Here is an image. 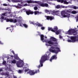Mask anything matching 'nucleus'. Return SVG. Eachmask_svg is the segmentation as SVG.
Segmentation results:
<instances>
[{"mask_svg":"<svg viewBox=\"0 0 78 78\" xmlns=\"http://www.w3.org/2000/svg\"><path fill=\"white\" fill-rule=\"evenodd\" d=\"M2 19H4L6 20L7 22H13V23H16V22H18L19 23V25L20 27H22V25L25 27V28H27L28 27V25L26 24H23L22 23V21L23 20V18L21 16H20L18 18L17 17H16V19H20V20L18 19L17 20L16 19L13 20L12 19H8L6 17L5 18L4 16H2L1 17Z\"/></svg>","mask_w":78,"mask_h":78,"instance_id":"1","label":"nucleus"},{"mask_svg":"<svg viewBox=\"0 0 78 78\" xmlns=\"http://www.w3.org/2000/svg\"><path fill=\"white\" fill-rule=\"evenodd\" d=\"M44 36L43 35H41V41H42L43 42H46V45L47 47L48 46H51V45H54V44H58V39L56 38L53 37H51L49 39L50 40H44Z\"/></svg>","mask_w":78,"mask_h":78,"instance_id":"2","label":"nucleus"},{"mask_svg":"<svg viewBox=\"0 0 78 78\" xmlns=\"http://www.w3.org/2000/svg\"><path fill=\"white\" fill-rule=\"evenodd\" d=\"M66 34H69V35H72L73 34V35L76 36L74 37H71L70 39L71 40L69 39L67 40V41L68 42H75L78 41V36L77 35L78 33L76 32L75 29H71L70 30H69L68 31L66 32Z\"/></svg>","mask_w":78,"mask_h":78,"instance_id":"3","label":"nucleus"},{"mask_svg":"<svg viewBox=\"0 0 78 78\" xmlns=\"http://www.w3.org/2000/svg\"><path fill=\"white\" fill-rule=\"evenodd\" d=\"M51 54L50 52H48L46 53V54L42 56L41 58V59L40 60V65H39L38 66V68H40L41 67H42L43 66V63L45 61H47L49 59L50 57L49 56Z\"/></svg>","mask_w":78,"mask_h":78,"instance_id":"4","label":"nucleus"},{"mask_svg":"<svg viewBox=\"0 0 78 78\" xmlns=\"http://www.w3.org/2000/svg\"><path fill=\"white\" fill-rule=\"evenodd\" d=\"M28 3H37L40 6L42 7H48V4L46 3H42L41 1H34L31 0L27 1Z\"/></svg>","mask_w":78,"mask_h":78,"instance_id":"5","label":"nucleus"},{"mask_svg":"<svg viewBox=\"0 0 78 78\" xmlns=\"http://www.w3.org/2000/svg\"><path fill=\"white\" fill-rule=\"evenodd\" d=\"M55 46H57L56 45H54V46H52L51 48L49 50V51L52 53H55L56 54H57L59 52H61V50L59 49V48L56 47Z\"/></svg>","mask_w":78,"mask_h":78,"instance_id":"6","label":"nucleus"},{"mask_svg":"<svg viewBox=\"0 0 78 78\" xmlns=\"http://www.w3.org/2000/svg\"><path fill=\"white\" fill-rule=\"evenodd\" d=\"M58 2H60L61 3H63L64 4L68 5V4H72V0H57Z\"/></svg>","mask_w":78,"mask_h":78,"instance_id":"7","label":"nucleus"},{"mask_svg":"<svg viewBox=\"0 0 78 78\" xmlns=\"http://www.w3.org/2000/svg\"><path fill=\"white\" fill-rule=\"evenodd\" d=\"M16 65L17 67H22L23 66H24L23 62L21 60H20L19 61L17 62Z\"/></svg>","mask_w":78,"mask_h":78,"instance_id":"8","label":"nucleus"},{"mask_svg":"<svg viewBox=\"0 0 78 78\" xmlns=\"http://www.w3.org/2000/svg\"><path fill=\"white\" fill-rule=\"evenodd\" d=\"M21 12H26L27 15H29V14H33L34 13L33 12L31 11L30 10H25V9H23L21 10Z\"/></svg>","mask_w":78,"mask_h":78,"instance_id":"9","label":"nucleus"},{"mask_svg":"<svg viewBox=\"0 0 78 78\" xmlns=\"http://www.w3.org/2000/svg\"><path fill=\"white\" fill-rule=\"evenodd\" d=\"M58 28L56 26L55 27H54L53 32L55 33L57 35H58L61 33V30H58Z\"/></svg>","mask_w":78,"mask_h":78,"instance_id":"10","label":"nucleus"},{"mask_svg":"<svg viewBox=\"0 0 78 78\" xmlns=\"http://www.w3.org/2000/svg\"><path fill=\"white\" fill-rule=\"evenodd\" d=\"M39 72V70H37L35 71V72H34L33 71L30 70L28 72H27V73H29L30 75H34L35 73H37Z\"/></svg>","mask_w":78,"mask_h":78,"instance_id":"11","label":"nucleus"},{"mask_svg":"<svg viewBox=\"0 0 78 78\" xmlns=\"http://www.w3.org/2000/svg\"><path fill=\"white\" fill-rule=\"evenodd\" d=\"M12 14L11 13V11H10V12H7L4 13L2 14V15H1V16H6L7 17H9L10 16H11V14Z\"/></svg>","mask_w":78,"mask_h":78,"instance_id":"12","label":"nucleus"},{"mask_svg":"<svg viewBox=\"0 0 78 78\" xmlns=\"http://www.w3.org/2000/svg\"><path fill=\"white\" fill-rule=\"evenodd\" d=\"M52 14L53 15H56L60 17V14L59 13V10H53V12H52Z\"/></svg>","mask_w":78,"mask_h":78,"instance_id":"13","label":"nucleus"},{"mask_svg":"<svg viewBox=\"0 0 78 78\" xmlns=\"http://www.w3.org/2000/svg\"><path fill=\"white\" fill-rule=\"evenodd\" d=\"M67 14L66 10L62 11L61 12V15L60 16V17L61 18H63L64 17V16H65L66 14Z\"/></svg>","mask_w":78,"mask_h":78,"instance_id":"14","label":"nucleus"},{"mask_svg":"<svg viewBox=\"0 0 78 78\" xmlns=\"http://www.w3.org/2000/svg\"><path fill=\"white\" fill-rule=\"evenodd\" d=\"M30 24H33V25H36L38 26V27H42V26H43L42 24H41L39 23H38V22H37V23H34V22H30Z\"/></svg>","mask_w":78,"mask_h":78,"instance_id":"15","label":"nucleus"},{"mask_svg":"<svg viewBox=\"0 0 78 78\" xmlns=\"http://www.w3.org/2000/svg\"><path fill=\"white\" fill-rule=\"evenodd\" d=\"M11 6H13V7H15L16 8H19V9H21L22 8V5L20 4H18V5H12Z\"/></svg>","mask_w":78,"mask_h":78,"instance_id":"16","label":"nucleus"},{"mask_svg":"<svg viewBox=\"0 0 78 78\" xmlns=\"http://www.w3.org/2000/svg\"><path fill=\"white\" fill-rule=\"evenodd\" d=\"M45 18H46L47 20H49L50 19V20H52L54 19V17L53 16H45Z\"/></svg>","mask_w":78,"mask_h":78,"instance_id":"17","label":"nucleus"},{"mask_svg":"<svg viewBox=\"0 0 78 78\" xmlns=\"http://www.w3.org/2000/svg\"><path fill=\"white\" fill-rule=\"evenodd\" d=\"M57 59V57H56V55H54L50 59V62H51V61H52V60H53V59Z\"/></svg>","mask_w":78,"mask_h":78,"instance_id":"18","label":"nucleus"},{"mask_svg":"<svg viewBox=\"0 0 78 78\" xmlns=\"http://www.w3.org/2000/svg\"><path fill=\"white\" fill-rule=\"evenodd\" d=\"M45 11L46 13H47L48 12H50V13H51V14H52V12H53V11L51 10H49L48 9H45Z\"/></svg>","mask_w":78,"mask_h":78,"instance_id":"19","label":"nucleus"},{"mask_svg":"<svg viewBox=\"0 0 78 78\" xmlns=\"http://www.w3.org/2000/svg\"><path fill=\"white\" fill-rule=\"evenodd\" d=\"M11 1L12 3H19L20 2V1L19 0H11Z\"/></svg>","mask_w":78,"mask_h":78,"instance_id":"20","label":"nucleus"},{"mask_svg":"<svg viewBox=\"0 0 78 78\" xmlns=\"http://www.w3.org/2000/svg\"><path fill=\"white\" fill-rule=\"evenodd\" d=\"M34 13L35 15H36V14H41L42 13V12H39L38 11H35L34 12Z\"/></svg>","mask_w":78,"mask_h":78,"instance_id":"21","label":"nucleus"},{"mask_svg":"<svg viewBox=\"0 0 78 78\" xmlns=\"http://www.w3.org/2000/svg\"><path fill=\"white\" fill-rule=\"evenodd\" d=\"M66 15H65V16L64 17H68V18H69V17H70V13H66Z\"/></svg>","mask_w":78,"mask_h":78,"instance_id":"22","label":"nucleus"},{"mask_svg":"<svg viewBox=\"0 0 78 78\" xmlns=\"http://www.w3.org/2000/svg\"><path fill=\"white\" fill-rule=\"evenodd\" d=\"M5 76H6L7 77L9 76H10V74H9V72H6L5 73Z\"/></svg>","mask_w":78,"mask_h":78,"instance_id":"23","label":"nucleus"},{"mask_svg":"<svg viewBox=\"0 0 78 78\" xmlns=\"http://www.w3.org/2000/svg\"><path fill=\"white\" fill-rule=\"evenodd\" d=\"M66 13L68 12L69 13H72V9H69L68 10H65Z\"/></svg>","mask_w":78,"mask_h":78,"instance_id":"24","label":"nucleus"},{"mask_svg":"<svg viewBox=\"0 0 78 78\" xmlns=\"http://www.w3.org/2000/svg\"><path fill=\"white\" fill-rule=\"evenodd\" d=\"M23 70H25L24 71L25 72H28V71L29 70V69H27V67H24L23 68Z\"/></svg>","mask_w":78,"mask_h":78,"instance_id":"25","label":"nucleus"},{"mask_svg":"<svg viewBox=\"0 0 78 78\" xmlns=\"http://www.w3.org/2000/svg\"><path fill=\"white\" fill-rule=\"evenodd\" d=\"M71 7L72 8H73V9H78V6L76 7V6L72 5Z\"/></svg>","mask_w":78,"mask_h":78,"instance_id":"26","label":"nucleus"},{"mask_svg":"<svg viewBox=\"0 0 78 78\" xmlns=\"http://www.w3.org/2000/svg\"><path fill=\"white\" fill-rule=\"evenodd\" d=\"M6 61H4L3 62H2V64H3V65L4 66H5V67L7 66V64L6 63Z\"/></svg>","mask_w":78,"mask_h":78,"instance_id":"27","label":"nucleus"},{"mask_svg":"<svg viewBox=\"0 0 78 78\" xmlns=\"http://www.w3.org/2000/svg\"><path fill=\"white\" fill-rule=\"evenodd\" d=\"M14 58L15 59H17V60L19 59V58L17 56V55H16V56L14 55Z\"/></svg>","mask_w":78,"mask_h":78,"instance_id":"28","label":"nucleus"},{"mask_svg":"<svg viewBox=\"0 0 78 78\" xmlns=\"http://www.w3.org/2000/svg\"><path fill=\"white\" fill-rule=\"evenodd\" d=\"M11 62L12 64H16V61L15 59H13V60L11 61Z\"/></svg>","mask_w":78,"mask_h":78,"instance_id":"29","label":"nucleus"},{"mask_svg":"<svg viewBox=\"0 0 78 78\" xmlns=\"http://www.w3.org/2000/svg\"><path fill=\"white\" fill-rule=\"evenodd\" d=\"M71 13L72 14H76V13H77V11H71Z\"/></svg>","mask_w":78,"mask_h":78,"instance_id":"30","label":"nucleus"},{"mask_svg":"<svg viewBox=\"0 0 78 78\" xmlns=\"http://www.w3.org/2000/svg\"><path fill=\"white\" fill-rule=\"evenodd\" d=\"M18 73H23V71L22 70H19L18 71Z\"/></svg>","mask_w":78,"mask_h":78,"instance_id":"31","label":"nucleus"},{"mask_svg":"<svg viewBox=\"0 0 78 78\" xmlns=\"http://www.w3.org/2000/svg\"><path fill=\"white\" fill-rule=\"evenodd\" d=\"M48 31H52V32H53V30L51 28L48 27Z\"/></svg>","mask_w":78,"mask_h":78,"instance_id":"32","label":"nucleus"},{"mask_svg":"<svg viewBox=\"0 0 78 78\" xmlns=\"http://www.w3.org/2000/svg\"><path fill=\"white\" fill-rule=\"evenodd\" d=\"M20 1V2H21V4H23V3H25V1H23L22 0H19Z\"/></svg>","mask_w":78,"mask_h":78,"instance_id":"33","label":"nucleus"},{"mask_svg":"<svg viewBox=\"0 0 78 78\" xmlns=\"http://www.w3.org/2000/svg\"><path fill=\"white\" fill-rule=\"evenodd\" d=\"M61 8V6L59 5H58L55 6V8H57V9H59Z\"/></svg>","mask_w":78,"mask_h":78,"instance_id":"34","label":"nucleus"},{"mask_svg":"<svg viewBox=\"0 0 78 78\" xmlns=\"http://www.w3.org/2000/svg\"><path fill=\"white\" fill-rule=\"evenodd\" d=\"M11 27H10V31L11 30H13V28L14 27V26H11Z\"/></svg>","mask_w":78,"mask_h":78,"instance_id":"35","label":"nucleus"},{"mask_svg":"<svg viewBox=\"0 0 78 78\" xmlns=\"http://www.w3.org/2000/svg\"><path fill=\"white\" fill-rule=\"evenodd\" d=\"M34 10H37V7L35 6L34 8Z\"/></svg>","mask_w":78,"mask_h":78,"instance_id":"36","label":"nucleus"},{"mask_svg":"<svg viewBox=\"0 0 78 78\" xmlns=\"http://www.w3.org/2000/svg\"><path fill=\"white\" fill-rule=\"evenodd\" d=\"M1 75H5V73H2L1 74Z\"/></svg>","mask_w":78,"mask_h":78,"instance_id":"37","label":"nucleus"},{"mask_svg":"<svg viewBox=\"0 0 78 78\" xmlns=\"http://www.w3.org/2000/svg\"><path fill=\"white\" fill-rule=\"evenodd\" d=\"M23 6H29V5H28L27 4H25L23 5Z\"/></svg>","mask_w":78,"mask_h":78,"instance_id":"38","label":"nucleus"},{"mask_svg":"<svg viewBox=\"0 0 78 78\" xmlns=\"http://www.w3.org/2000/svg\"><path fill=\"white\" fill-rule=\"evenodd\" d=\"M59 39H62V36L61 35H59Z\"/></svg>","mask_w":78,"mask_h":78,"instance_id":"39","label":"nucleus"},{"mask_svg":"<svg viewBox=\"0 0 78 78\" xmlns=\"http://www.w3.org/2000/svg\"><path fill=\"white\" fill-rule=\"evenodd\" d=\"M8 71H10L11 72H12V70H11V68H9L8 69Z\"/></svg>","mask_w":78,"mask_h":78,"instance_id":"40","label":"nucleus"},{"mask_svg":"<svg viewBox=\"0 0 78 78\" xmlns=\"http://www.w3.org/2000/svg\"><path fill=\"white\" fill-rule=\"evenodd\" d=\"M3 6H8V5L6 4H3Z\"/></svg>","mask_w":78,"mask_h":78,"instance_id":"41","label":"nucleus"},{"mask_svg":"<svg viewBox=\"0 0 78 78\" xmlns=\"http://www.w3.org/2000/svg\"><path fill=\"white\" fill-rule=\"evenodd\" d=\"M41 29L42 30H44V29H45V27H42L41 28Z\"/></svg>","mask_w":78,"mask_h":78,"instance_id":"42","label":"nucleus"},{"mask_svg":"<svg viewBox=\"0 0 78 78\" xmlns=\"http://www.w3.org/2000/svg\"><path fill=\"white\" fill-rule=\"evenodd\" d=\"M48 4H50V5H53L52 3L51 2H48Z\"/></svg>","mask_w":78,"mask_h":78,"instance_id":"43","label":"nucleus"},{"mask_svg":"<svg viewBox=\"0 0 78 78\" xmlns=\"http://www.w3.org/2000/svg\"><path fill=\"white\" fill-rule=\"evenodd\" d=\"M7 1L10 2H12V1H11V0H7Z\"/></svg>","mask_w":78,"mask_h":78,"instance_id":"44","label":"nucleus"},{"mask_svg":"<svg viewBox=\"0 0 78 78\" xmlns=\"http://www.w3.org/2000/svg\"><path fill=\"white\" fill-rule=\"evenodd\" d=\"M12 52L13 53V55H15V53H14V51H12Z\"/></svg>","mask_w":78,"mask_h":78,"instance_id":"45","label":"nucleus"},{"mask_svg":"<svg viewBox=\"0 0 78 78\" xmlns=\"http://www.w3.org/2000/svg\"><path fill=\"white\" fill-rule=\"evenodd\" d=\"M0 44L3 45V43L1 41H0Z\"/></svg>","mask_w":78,"mask_h":78,"instance_id":"46","label":"nucleus"},{"mask_svg":"<svg viewBox=\"0 0 78 78\" xmlns=\"http://www.w3.org/2000/svg\"><path fill=\"white\" fill-rule=\"evenodd\" d=\"M2 71H3V69L2 68H0V72H2Z\"/></svg>","mask_w":78,"mask_h":78,"instance_id":"47","label":"nucleus"},{"mask_svg":"<svg viewBox=\"0 0 78 78\" xmlns=\"http://www.w3.org/2000/svg\"><path fill=\"white\" fill-rule=\"evenodd\" d=\"M13 78H17V77H16V76H14Z\"/></svg>","mask_w":78,"mask_h":78,"instance_id":"48","label":"nucleus"},{"mask_svg":"<svg viewBox=\"0 0 78 78\" xmlns=\"http://www.w3.org/2000/svg\"><path fill=\"white\" fill-rule=\"evenodd\" d=\"M37 33H38L39 34H38L39 35H40V34H41V33L39 32H37Z\"/></svg>","mask_w":78,"mask_h":78,"instance_id":"49","label":"nucleus"},{"mask_svg":"<svg viewBox=\"0 0 78 78\" xmlns=\"http://www.w3.org/2000/svg\"><path fill=\"white\" fill-rule=\"evenodd\" d=\"M50 1H56V0H50Z\"/></svg>","mask_w":78,"mask_h":78,"instance_id":"50","label":"nucleus"},{"mask_svg":"<svg viewBox=\"0 0 78 78\" xmlns=\"http://www.w3.org/2000/svg\"><path fill=\"white\" fill-rule=\"evenodd\" d=\"M3 20H1V22H3Z\"/></svg>","mask_w":78,"mask_h":78,"instance_id":"51","label":"nucleus"},{"mask_svg":"<svg viewBox=\"0 0 78 78\" xmlns=\"http://www.w3.org/2000/svg\"><path fill=\"white\" fill-rule=\"evenodd\" d=\"M45 38H46V39H47V37H45Z\"/></svg>","mask_w":78,"mask_h":78,"instance_id":"52","label":"nucleus"},{"mask_svg":"<svg viewBox=\"0 0 78 78\" xmlns=\"http://www.w3.org/2000/svg\"><path fill=\"white\" fill-rule=\"evenodd\" d=\"M9 28H8V27H7V28H6V30H8V29Z\"/></svg>","mask_w":78,"mask_h":78,"instance_id":"53","label":"nucleus"},{"mask_svg":"<svg viewBox=\"0 0 78 78\" xmlns=\"http://www.w3.org/2000/svg\"><path fill=\"white\" fill-rule=\"evenodd\" d=\"M9 59V58H7V59H8V60Z\"/></svg>","mask_w":78,"mask_h":78,"instance_id":"54","label":"nucleus"},{"mask_svg":"<svg viewBox=\"0 0 78 78\" xmlns=\"http://www.w3.org/2000/svg\"><path fill=\"white\" fill-rule=\"evenodd\" d=\"M11 57H13V56H11Z\"/></svg>","mask_w":78,"mask_h":78,"instance_id":"55","label":"nucleus"},{"mask_svg":"<svg viewBox=\"0 0 78 78\" xmlns=\"http://www.w3.org/2000/svg\"><path fill=\"white\" fill-rule=\"evenodd\" d=\"M77 13H78V11H77Z\"/></svg>","mask_w":78,"mask_h":78,"instance_id":"56","label":"nucleus"},{"mask_svg":"<svg viewBox=\"0 0 78 78\" xmlns=\"http://www.w3.org/2000/svg\"><path fill=\"white\" fill-rule=\"evenodd\" d=\"M9 78H11V77H9Z\"/></svg>","mask_w":78,"mask_h":78,"instance_id":"57","label":"nucleus"},{"mask_svg":"<svg viewBox=\"0 0 78 78\" xmlns=\"http://www.w3.org/2000/svg\"><path fill=\"white\" fill-rule=\"evenodd\" d=\"M77 28H78V26H77Z\"/></svg>","mask_w":78,"mask_h":78,"instance_id":"58","label":"nucleus"},{"mask_svg":"<svg viewBox=\"0 0 78 78\" xmlns=\"http://www.w3.org/2000/svg\"><path fill=\"white\" fill-rule=\"evenodd\" d=\"M67 36V37H69V36Z\"/></svg>","mask_w":78,"mask_h":78,"instance_id":"59","label":"nucleus"},{"mask_svg":"<svg viewBox=\"0 0 78 78\" xmlns=\"http://www.w3.org/2000/svg\"><path fill=\"white\" fill-rule=\"evenodd\" d=\"M26 66H27V65H26Z\"/></svg>","mask_w":78,"mask_h":78,"instance_id":"60","label":"nucleus"},{"mask_svg":"<svg viewBox=\"0 0 78 78\" xmlns=\"http://www.w3.org/2000/svg\"><path fill=\"white\" fill-rule=\"evenodd\" d=\"M74 55H75V54H74Z\"/></svg>","mask_w":78,"mask_h":78,"instance_id":"61","label":"nucleus"},{"mask_svg":"<svg viewBox=\"0 0 78 78\" xmlns=\"http://www.w3.org/2000/svg\"><path fill=\"white\" fill-rule=\"evenodd\" d=\"M63 41H64V39H63Z\"/></svg>","mask_w":78,"mask_h":78,"instance_id":"62","label":"nucleus"},{"mask_svg":"<svg viewBox=\"0 0 78 78\" xmlns=\"http://www.w3.org/2000/svg\"><path fill=\"white\" fill-rule=\"evenodd\" d=\"M7 11H8V10H7Z\"/></svg>","mask_w":78,"mask_h":78,"instance_id":"63","label":"nucleus"},{"mask_svg":"<svg viewBox=\"0 0 78 78\" xmlns=\"http://www.w3.org/2000/svg\"><path fill=\"white\" fill-rule=\"evenodd\" d=\"M11 32H12V31H11Z\"/></svg>","mask_w":78,"mask_h":78,"instance_id":"64","label":"nucleus"}]
</instances>
